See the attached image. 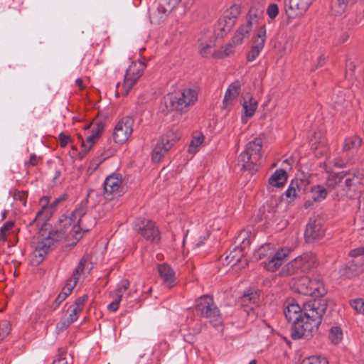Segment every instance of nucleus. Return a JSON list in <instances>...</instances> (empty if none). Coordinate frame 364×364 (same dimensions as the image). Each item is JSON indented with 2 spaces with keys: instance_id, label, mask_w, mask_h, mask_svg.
<instances>
[{
  "instance_id": "nucleus-1",
  "label": "nucleus",
  "mask_w": 364,
  "mask_h": 364,
  "mask_svg": "<svg viewBox=\"0 0 364 364\" xmlns=\"http://www.w3.org/2000/svg\"><path fill=\"white\" fill-rule=\"evenodd\" d=\"M328 302L323 298L311 299L303 304L291 303L284 314L289 321H292L291 336L294 340L310 339L317 333L322 317L327 310Z\"/></svg>"
},
{
  "instance_id": "nucleus-2",
  "label": "nucleus",
  "mask_w": 364,
  "mask_h": 364,
  "mask_svg": "<svg viewBox=\"0 0 364 364\" xmlns=\"http://www.w3.org/2000/svg\"><path fill=\"white\" fill-rule=\"evenodd\" d=\"M198 93L196 90L186 88L181 93L168 94L161 102L162 112L177 111L186 112L188 107L193 105L197 100Z\"/></svg>"
},
{
  "instance_id": "nucleus-3",
  "label": "nucleus",
  "mask_w": 364,
  "mask_h": 364,
  "mask_svg": "<svg viewBox=\"0 0 364 364\" xmlns=\"http://www.w3.org/2000/svg\"><path fill=\"white\" fill-rule=\"evenodd\" d=\"M262 147V141L260 138H255L247 144L245 150L238 156L237 165L242 170L248 171L251 173L257 171Z\"/></svg>"
},
{
  "instance_id": "nucleus-4",
  "label": "nucleus",
  "mask_w": 364,
  "mask_h": 364,
  "mask_svg": "<svg viewBox=\"0 0 364 364\" xmlns=\"http://www.w3.org/2000/svg\"><path fill=\"white\" fill-rule=\"evenodd\" d=\"M288 253V250L275 251L272 244H264L254 252V258L257 260L267 258L269 260L264 262V267L269 272H275L283 264Z\"/></svg>"
},
{
  "instance_id": "nucleus-5",
  "label": "nucleus",
  "mask_w": 364,
  "mask_h": 364,
  "mask_svg": "<svg viewBox=\"0 0 364 364\" xmlns=\"http://www.w3.org/2000/svg\"><path fill=\"white\" fill-rule=\"evenodd\" d=\"M196 311L201 317L208 319L213 327H218L223 323L220 311L209 295H203L196 300Z\"/></svg>"
},
{
  "instance_id": "nucleus-6",
  "label": "nucleus",
  "mask_w": 364,
  "mask_h": 364,
  "mask_svg": "<svg viewBox=\"0 0 364 364\" xmlns=\"http://www.w3.org/2000/svg\"><path fill=\"white\" fill-rule=\"evenodd\" d=\"M316 262V258L314 255L311 253L303 254L284 266L280 274L283 277L294 274L299 276L314 268Z\"/></svg>"
},
{
  "instance_id": "nucleus-7",
  "label": "nucleus",
  "mask_w": 364,
  "mask_h": 364,
  "mask_svg": "<svg viewBox=\"0 0 364 364\" xmlns=\"http://www.w3.org/2000/svg\"><path fill=\"white\" fill-rule=\"evenodd\" d=\"M291 288L298 294L319 296L323 294V284L318 279H311L307 277H294L290 282Z\"/></svg>"
},
{
  "instance_id": "nucleus-8",
  "label": "nucleus",
  "mask_w": 364,
  "mask_h": 364,
  "mask_svg": "<svg viewBox=\"0 0 364 364\" xmlns=\"http://www.w3.org/2000/svg\"><path fill=\"white\" fill-rule=\"evenodd\" d=\"M176 139L177 136L173 131H168L163 135L154 148L152 152L153 161H160L173 146Z\"/></svg>"
},
{
  "instance_id": "nucleus-9",
  "label": "nucleus",
  "mask_w": 364,
  "mask_h": 364,
  "mask_svg": "<svg viewBox=\"0 0 364 364\" xmlns=\"http://www.w3.org/2000/svg\"><path fill=\"white\" fill-rule=\"evenodd\" d=\"M136 232L146 240L157 242L160 240V232L155 223L151 220L139 218L136 221Z\"/></svg>"
},
{
  "instance_id": "nucleus-10",
  "label": "nucleus",
  "mask_w": 364,
  "mask_h": 364,
  "mask_svg": "<svg viewBox=\"0 0 364 364\" xmlns=\"http://www.w3.org/2000/svg\"><path fill=\"white\" fill-rule=\"evenodd\" d=\"M134 119L127 116L123 117L115 126L113 132V139L115 143L125 142L132 133Z\"/></svg>"
},
{
  "instance_id": "nucleus-11",
  "label": "nucleus",
  "mask_w": 364,
  "mask_h": 364,
  "mask_svg": "<svg viewBox=\"0 0 364 364\" xmlns=\"http://www.w3.org/2000/svg\"><path fill=\"white\" fill-rule=\"evenodd\" d=\"M144 64L141 62L132 63L127 70L124 83V95H127L138 79L141 76L144 69Z\"/></svg>"
},
{
  "instance_id": "nucleus-12",
  "label": "nucleus",
  "mask_w": 364,
  "mask_h": 364,
  "mask_svg": "<svg viewBox=\"0 0 364 364\" xmlns=\"http://www.w3.org/2000/svg\"><path fill=\"white\" fill-rule=\"evenodd\" d=\"M247 232L242 231L237 237V241L240 243V246H235L234 249L225 257L228 263H232L235 265L237 262H240L243 256L242 252L247 246L250 245V240L247 238Z\"/></svg>"
},
{
  "instance_id": "nucleus-13",
  "label": "nucleus",
  "mask_w": 364,
  "mask_h": 364,
  "mask_svg": "<svg viewBox=\"0 0 364 364\" xmlns=\"http://www.w3.org/2000/svg\"><path fill=\"white\" fill-rule=\"evenodd\" d=\"M266 41L265 26H262L257 31V36L253 40L251 50L247 55V60L250 62L255 60L262 50Z\"/></svg>"
},
{
  "instance_id": "nucleus-14",
  "label": "nucleus",
  "mask_w": 364,
  "mask_h": 364,
  "mask_svg": "<svg viewBox=\"0 0 364 364\" xmlns=\"http://www.w3.org/2000/svg\"><path fill=\"white\" fill-rule=\"evenodd\" d=\"M345 173L343 172L329 174L326 184L329 191L335 190L334 194L340 198L347 195L346 190L343 188V181Z\"/></svg>"
},
{
  "instance_id": "nucleus-15",
  "label": "nucleus",
  "mask_w": 364,
  "mask_h": 364,
  "mask_svg": "<svg viewBox=\"0 0 364 364\" xmlns=\"http://www.w3.org/2000/svg\"><path fill=\"white\" fill-rule=\"evenodd\" d=\"M364 269V256L353 259L340 269V274L346 278H350L360 274Z\"/></svg>"
},
{
  "instance_id": "nucleus-16",
  "label": "nucleus",
  "mask_w": 364,
  "mask_h": 364,
  "mask_svg": "<svg viewBox=\"0 0 364 364\" xmlns=\"http://www.w3.org/2000/svg\"><path fill=\"white\" fill-rule=\"evenodd\" d=\"M323 235V230L321 227L320 219H311L306 225L304 236L308 242H313L320 239Z\"/></svg>"
},
{
  "instance_id": "nucleus-17",
  "label": "nucleus",
  "mask_w": 364,
  "mask_h": 364,
  "mask_svg": "<svg viewBox=\"0 0 364 364\" xmlns=\"http://www.w3.org/2000/svg\"><path fill=\"white\" fill-rule=\"evenodd\" d=\"M310 6L305 0H289L286 4V13L289 18L301 16Z\"/></svg>"
},
{
  "instance_id": "nucleus-18",
  "label": "nucleus",
  "mask_w": 364,
  "mask_h": 364,
  "mask_svg": "<svg viewBox=\"0 0 364 364\" xmlns=\"http://www.w3.org/2000/svg\"><path fill=\"white\" fill-rule=\"evenodd\" d=\"M242 109L244 116H242V121L246 123L247 119L252 117L257 108V101L249 93L245 94L242 97Z\"/></svg>"
},
{
  "instance_id": "nucleus-19",
  "label": "nucleus",
  "mask_w": 364,
  "mask_h": 364,
  "mask_svg": "<svg viewBox=\"0 0 364 364\" xmlns=\"http://www.w3.org/2000/svg\"><path fill=\"white\" fill-rule=\"evenodd\" d=\"M53 245L52 241L47 237L38 241L33 251V256L38 263L44 259L45 256L51 250Z\"/></svg>"
},
{
  "instance_id": "nucleus-20",
  "label": "nucleus",
  "mask_w": 364,
  "mask_h": 364,
  "mask_svg": "<svg viewBox=\"0 0 364 364\" xmlns=\"http://www.w3.org/2000/svg\"><path fill=\"white\" fill-rule=\"evenodd\" d=\"M121 185V177L117 174L110 175L106 178L104 182V193L107 196L118 193Z\"/></svg>"
},
{
  "instance_id": "nucleus-21",
  "label": "nucleus",
  "mask_w": 364,
  "mask_h": 364,
  "mask_svg": "<svg viewBox=\"0 0 364 364\" xmlns=\"http://www.w3.org/2000/svg\"><path fill=\"white\" fill-rule=\"evenodd\" d=\"M252 21L250 19L237 28L232 38V43L235 46L242 44L243 40L249 37L252 29Z\"/></svg>"
},
{
  "instance_id": "nucleus-22",
  "label": "nucleus",
  "mask_w": 364,
  "mask_h": 364,
  "mask_svg": "<svg viewBox=\"0 0 364 364\" xmlns=\"http://www.w3.org/2000/svg\"><path fill=\"white\" fill-rule=\"evenodd\" d=\"M158 271L164 282L168 287L173 285L175 282V274L172 268L166 264L158 265Z\"/></svg>"
},
{
  "instance_id": "nucleus-23",
  "label": "nucleus",
  "mask_w": 364,
  "mask_h": 364,
  "mask_svg": "<svg viewBox=\"0 0 364 364\" xmlns=\"http://www.w3.org/2000/svg\"><path fill=\"white\" fill-rule=\"evenodd\" d=\"M235 23V17H230L228 14H224L221 18H219L216 26V30L221 32L222 33L220 34L218 33L217 36H223V33H228L230 31Z\"/></svg>"
},
{
  "instance_id": "nucleus-24",
  "label": "nucleus",
  "mask_w": 364,
  "mask_h": 364,
  "mask_svg": "<svg viewBox=\"0 0 364 364\" xmlns=\"http://www.w3.org/2000/svg\"><path fill=\"white\" fill-rule=\"evenodd\" d=\"M287 180V173L283 169L276 170L269 178V184L271 186L281 188L284 186Z\"/></svg>"
},
{
  "instance_id": "nucleus-25",
  "label": "nucleus",
  "mask_w": 364,
  "mask_h": 364,
  "mask_svg": "<svg viewBox=\"0 0 364 364\" xmlns=\"http://www.w3.org/2000/svg\"><path fill=\"white\" fill-rule=\"evenodd\" d=\"M259 301V292L257 290L249 289L241 297V303L243 306H257Z\"/></svg>"
},
{
  "instance_id": "nucleus-26",
  "label": "nucleus",
  "mask_w": 364,
  "mask_h": 364,
  "mask_svg": "<svg viewBox=\"0 0 364 364\" xmlns=\"http://www.w3.org/2000/svg\"><path fill=\"white\" fill-rule=\"evenodd\" d=\"M240 90L241 84L239 80H235L231 83L225 92L223 103L228 104L229 102L237 98L240 92Z\"/></svg>"
},
{
  "instance_id": "nucleus-27",
  "label": "nucleus",
  "mask_w": 364,
  "mask_h": 364,
  "mask_svg": "<svg viewBox=\"0 0 364 364\" xmlns=\"http://www.w3.org/2000/svg\"><path fill=\"white\" fill-rule=\"evenodd\" d=\"M264 3L263 0H259L255 1L249 10L247 20H252V24L257 22V18L260 17V16L264 12Z\"/></svg>"
},
{
  "instance_id": "nucleus-28",
  "label": "nucleus",
  "mask_w": 364,
  "mask_h": 364,
  "mask_svg": "<svg viewBox=\"0 0 364 364\" xmlns=\"http://www.w3.org/2000/svg\"><path fill=\"white\" fill-rule=\"evenodd\" d=\"M343 181V188L348 193V191L351 189L355 190L358 184H362L361 178L359 175H351L350 173H345Z\"/></svg>"
},
{
  "instance_id": "nucleus-29",
  "label": "nucleus",
  "mask_w": 364,
  "mask_h": 364,
  "mask_svg": "<svg viewBox=\"0 0 364 364\" xmlns=\"http://www.w3.org/2000/svg\"><path fill=\"white\" fill-rule=\"evenodd\" d=\"M328 191L321 186L312 187L311 189V198L314 202H321L326 198Z\"/></svg>"
},
{
  "instance_id": "nucleus-30",
  "label": "nucleus",
  "mask_w": 364,
  "mask_h": 364,
  "mask_svg": "<svg viewBox=\"0 0 364 364\" xmlns=\"http://www.w3.org/2000/svg\"><path fill=\"white\" fill-rule=\"evenodd\" d=\"M75 287V282H72V281H67L66 284L62 289L61 292L55 299V302L57 304V305H59L71 294Z\"/></svg>"
},
{
  "instance_id": "nucleus-31",
  "label": "nucleus",
  "mask_w": 364,
  "mask_h": 364,
  "mask_svg": "<svg viewBox=\"0 0 364 364\" xmlns=\"http://www.w3.org/2000/svg\"><path fill=\"white\" fill-rule=\"evenodd\" d=\"M100 135L92 132V134L87 137L86 141L82 142V150L80 152L81 157H83L96 142Z\"/></svg>"
},
{
  "instance_id": "nucleus-32",
  "label": "nucleus",
  "mask_w": 364,
  "mask_h": 364,
  "mask_svg": "<svg viewBox=\"0 0 364 364\" xmlns=\"http://www.w3.org/2000/svg\"><path fill=\"white\" fill-rule=\"evenodd\" d=\"M355 0H336L332 5V11L337 15L343 14L349 4H353Z\"/></svg>"
},
{
  "instance_id": "nucleus-33",
  "label": "nucleus",
  "mask_w": 364,
  "mask_h": 364,
  "mask_svg": "<svg viewBox=\"0 0 364 364\" xmlns=\"http://www.w3.org/2000/svg\"><path fill=\"white\" fill-rule=\"evenodd\" d=\"M299 183L302 184L301 181H292L289 186L288 189L285 191L284 194L287 198H289L290 200H294L298 196V193L301 191L299 188Z\"/></svg>"
},
{
  "instance_id": "nucleus-34",
  "label": "nucleus",
  "mask_w": 364,
  "mask_h": 364,
  "mask_svg": "<svg viewBox=\"0 0 364 364\" xmlns=\"http://www.w3.org/2000/svg\"><path fill=\"white\" fill-rule=\"evenodd\" d=\"M168 15V14L166 13V11L163 9H161L160 6H158L157 9L150 14L151 22L155 24H159L166 18Z\"/></svg>"
},
{
  "instance_id": "nucleus-35",
  "label": "nucleus",
  "mask_w": 364,
  "mask_h": 364,
  "mask_svg": "<svg viewBox=\"0 0 364 364\" xmlns=\"http://www.w3.org/2000/svg\"><path fill=\"white\" fill-rule=\"evenodd\" d=\"M362 144V140L360 137L354 136L346 139L343 144V150L349 151L359 147Z\"/></svg>"
},
{
  "instance_id": "nucleus-36",
  "label": "nucleus",
  "mask_w": 364,
  "mask_h": 364,
  "mask_svg": "<svg viewBox=\"0 0 364 364\" xmlns=\"http://www.w3.org/2000/svg\"><path fill=\"white\" fill-rule=\"evenodd\" d=\"M86 259L85 257H82L79 264H77V267L74 270L72 277L68 280V281H72V282H75V285L76 286L77 282L80 278V276L84 271L85 264L86 263Z\"/></svg>"
},
{
  "instance_id": "nucleus-37",
  "label": "nucleus",
  "mask_w": 364,
  "mask_h": 364,
  "mask_svg": "<svg viewBox=\"0 0 364 364\" xmlns=\"http://www.w3.org/2000/svg\"><path fill=\"white\" fill-rule=\"evenodd\" d=\"M328 338L333 343L338 344L343 338V332L341 328L332 327L330 329Z\"/></svg>"
},
{
  "instance_id": "nucleus-38",
  "label": "nucleus",
  "mask_w": 364,
  "mask_h": 364,
  "mask_svg": "<svg viewBox=\"0 0 364 364\" xmlns=\"http://www.w3.org/2000/svg\"><path fill=\"white\" fill-rule=\"evenodd\" d=\"M301 364H328L327 359L321 355H311L304 358Z\"/></svg>"
},
{
  "instance_id": "nucleus-39",
  "label": "nucleus",
  "mask_w": 364,
  "mask_h": 364,
  "mask_svg": "<svg viewBox=\"0 0 364 364\" xmlns=\"http://www.w3.org/2000/svg\"><path fill=\"white\" fill-rule=\"evenodd\" d=\"M181 0H161L159 6L168 14L178 4Z\"/></svg>"
},
{
  "instance_id": "nucleus-40",
  "label": "nucleus",
  "mask_w": 364,
  "mask_h": 364,
  "mask_svg": "<svg viewBox=\"0 0 364 364\" xmlns=\"http://www.w3.org/2000/svg\"><path fill=\"white\" fill-rule=\"evenodd\" d=\"M65 230L61 228L55 231H50L47 237L50 239L53 245H54L55 242L61 240L65 237Z\"/></svg>"
},
{
  "instance_id": "nucleus-41",
  "label": "nucleus",
  "mask_w": 364,
  "mask_h": 364,
  "mask_svg": "<svg viewBox=\"0 0 364 364\" xmlns=\"http://www.w3.org/2000/svg\"><path fill=\"white\" fill-rule=\"evenodd\" d=\"M129 287V282L127 279L122 280L117 287L114 291V296H119L122 299L123 294L128 289Z\"/></svg>"
},
{
  "instance_id": "nucleus-42",
  "label": "nucleus",
  "mask_w": 364,
  "mask_h": 364,
  "mask_svg": "<svg viewBox=\"0 0 364 364\" xmlns=\"http://www.w3.org/2000/svg\"><path fill=\"white\" fill-rule=\"evenodd\" d=\"M233 53V46L232 43H228L223 47L217 53H214V57L218 58H223L226 56H228L231 53Z\"/></svg>"
},
{
  "instance_id": "nucleus-43",
  "label": "nucleus",
  "mask_w": 364,
  "mask_h": 364,
  "mask_svg": "<svg viewBox=\"0 0 364 364\" xmlns=\"http://www.w3.org/2000/svg\"><path fill=\"white\" fill-rule=\"evenodd\" d=\"M204 137L203 134H198L194 136L190 144L188 151L193 153L196 151L197 148L203 142Z\"/></svg>"
},
{
  "instance_id": "nucleus-44",
  "label": "nucleus",
  "mask_w": 364,
  "mask_h": 364,
  "mask_svg": "<svg viewBox=\"0 0 364 364\" xmlns=\"http://www.w3.org/2000/svg\"><path fill=\"white\" fill-rule=\"evenodd\" d=\"M11 326L7 321L0 322V342L3 341L10 333Z\"/></svg>"
},
{
  "instance_id": "nucleus-45",
  "label": "nucleus",
  "mask_w": 364,
  "mask_h": 364,
  "mask_svg": "<svg viewBox=\"0 0 364 364\" xmlns=\"http://www.w3.org/2000/svg\"><path fill=\"white\" fill-rule=\"evenodd\" d=\"M87 199L85 200V202H82L74 210V215L79 216V220H77L78 224L81 223L82 217L84 216L87 212Z\"/></svg>"
},
{
  "instance_id": "nucleus-46",
  "label": "nucleus",
  "mask_w": 364,
  "mask_h": 364,
  "mask_svg": "<svg viewBox=\"0 0 364 364\" xmlns=\"http://www.w3.org/2000/svg\"><path fill=\"white\" fill-rule=\"evenodd\" d=\"M350 306L357 313L364 314V300L354 299L350 301Z\"/></svg>"
},
{
  "instance_id": "nucleus-47",
  "label": "nucleus",
  "mask_w": 364,
  "mask_h": 364,
  "mask_svg": "<svg viewBox=\"0 0 364 364\" xmlns=\"http://www.w3.org/2000/svg\"><path fill=\"white\" fill-rule=\"evenodd\" d=\"M199 48L200 54L203 57H207L210 53V48H212V45L210 43L200 41Z\"/></svg>"
},
{
  "instance_id": "nucleus-48",
  "label": "nucleus",
  "mask_w": 364,
  "mask_h": 364,
  "mask_svg": "<svg viewBox=\"0 0 364 364\" xmlns=\"http://www.w3.org/2000/svg\"><path fill=\"white\" fill-rule=\"evenodd\" d=\"M68 312L69 313L68 318L70 320V321L74 322L77 319L78 316L82 312V311L71 305L68 308Z\"/></svg>"
},
{
  "instance_id": "nucleus-49",
  "label": "nucleus",
  "mask_w": 364,
  "mask_h": 364,
  "mask_svg": "<svg viewBox=\"0 0 364 364\" xmlns=\"http://www.w3.org/2000/svg\"><path fill=\"white\" fill-rule=\"evenodd\" d=\"M14 225V223L12 221H7L1 228H0V236L3 240H6V237L9 231L13 228Z\"/></svg>"
},
{
  "instance_id": "nucleus-50",
  "label": "nucleus",
  "mask_w": 364,
  "mask_h": 364,
  "mask_svg": "<svg viewBox=\"0 0 364 364\" xmlns=\"http://www.w3.org/2000/svg\"><path fill=\"white\" fill-rule=\"evenodd\" d=\"M267 14L269 18L274 19L279 14V8L276 4H271L267 9Z\"/></svg>"
},
{
  "instance_id": "nucleus-51",
  "label": "nucleus",
  "mask_w": 364,
  "mask_h": 364,
  "mask_svg": "<svg viewBox=\"0 0 364 364\" xmlns=\"http://www.w3.org/2000/svg\"><path fill=\"white\" fill-rule=\"evenodd\" d=\"M53 364H69L66 353L62 349H60L58 358L53 361Z\"/></svg>"
},
{
  "instance_id": "nucleus-52",
  "label": "nucleus",
  "mask_w": 364,
  "mask_h": 364,
  "mask_svg": "<svg viewBox=\"0 0 364 364\" xmlns=\"http://www.w3.org/2000/svg\"><path fill=\"white\" fill-rule=\"evenodd\" d=\"M87 299H88V296L87 294H84V295L77 298L73 306L76 307L77 309H79L81 311H82L85 304L87 301Z\"/></svg>"
},
{
  "instance_id": "nucleus-53",
  "label": "nucleus",
  "mask_w": 364,
  "mask_h": 364,
  "mask_svg": "<svg viewBox=\"0 0 364 364\" xmlns=\"http://www.w3.org/2000/svg\"><path fill=\"white\" fill-rule=\"evenodd\" d=\"M85 231V232H87L89 230L88 228L87 229H83L81 226H80V223H77V224H75L73 225V228L72 229V232H73V235L76 238V239H80L81 237V232L82 231Z\"/></svg>"
},
{
  "instance_id": "nucleus-54",
  "label": "nucleus",
  "mask_w": 364,
  "mask_h": 364,
  "mask_svg": "<svg viewBox=\"0 0 364 364\" xmlns=\"http://www.w3.org/2000/svg\"><path fill=\"white\" fill-rule=\"evenodd\" d=\"M92 132L97 133V134L100 135L104 129L105 124L102 119H97L95 122L92 123Z\"/></svg>"
},
{
  "instance_id": "nucleus-55",
  "label": "nucleus",
  "mask_w": 364,
  "mask_h": 364,
  "mask_svg": "<svg viewBox=\"0 0 364 364\" xmlns=\"http://www.w3.org/2000/svg\"><path fill=\"white\" fill-rule=\"evenodd\" d=\"M73 323V322L70 321V320L68 318H61L60 322L57 324V328L60 331H63Z\"/></svg>"
},
{
  "instance_id": "nucleus-56",
  "label": "nucleus",
  "mask_w": 364,
  "mask_h": 364,
  "mask_svg": "<svg viewBox=\"0 0 364 364\" xmlns=\"http://www.w3.org/2000/svg\"><path fill=\"white\" fill-rule=\"evenodd\" d=\"M349 256L353 259L361 258L364 257V247H358L351 250L349 252Z\"/></svg>"
},
{
  "instance_id": "nucleus-57",
  "label": "nucleus",
  "mask_w": 364,
  "mask_h": 364,
  "mask_svg": "<svg viewBox=\"0 0 364 364\" xmlns=\"http://www.w3.org/2000/svg\"><path fill=\"white\" fill-rule=\"evenodd\" d=\"M121 299H120L119 296H114L113 301L111 302L107 306L108 310H109L110 311H116L119 308Z\"/></svg>"
},
{
  "instance_id": "nucleus-58",
  "label": "nucleus",
  "mask_w": 364,
  "mask_h": 364,
  "mask_svg": "<svg viewBox=\"0 0 364 364\" xmlns=\"http://www.w3.org/2000/svg\"><path fill=\"white\" fill-rule=\"evenodd\" d=\"M58 140L60 141V145L62 147H65L68 144L70 141L71 139L69 136L65 135L64 133H60L58 136Z\"/></svg>"
},
{
  "instance_id": "nucleus-59",
  "label": "nucleus",
  "mask_w": 364,
  "mask_h": 364,
  "mask_svg": "<svg viewBox=\"0 0 364 364\" xmlns=\"http://www.w3.org/2000/svg\"><path fill=\"white\" fill-rule=\"evenodd\" d=\"M240 14L239 7L237 6H233L230 8V11H228L225 14H228L230 17H235V21H236V18Z\"/></svg>"
},
{
  "instance_id": "nucleus-60",
  "label": "nucleus",
  "mask_w": 364,
  "mask_h": 364,
  "mask_svg": "<svg viewBox=\"0 0 364 364\" xmlns=\"http://www.w3.org/2000/svg\"><path fill=\"white\" fill-rule=\"evenodd\" d=\"M331 163H333L335 166L338 168H343L346 166V161L340 158L333 159Z\"/></svg>"
},
{
  "instance_id": "nucleus-61",
  "label": "nucleus",
  "mask_w": 364,
  "mask_h": 364,
  "mask_svg": "<svg viewBox=\"0 0 364 364\" xmlns=\"http://www.w3.org/2000/svg\"><path fill=\"white\" fill-rule=\"evenodd\" d=\"M38 162V158L35 154H31L30 157V160L28 162L25 163L26 166H36Z\"/></svg>"
},
{
  "instance_id": "nucleus-62",
  "label": "nucleus",
  "mask_w": 364,
  "mask_h": 364,
  "mask_svg": "<svg viewBox=\"0 0 364 364\" xmlns=\"http://www.w3.org/2000/svg\"><path fill=\"white\" fill-rule=\"evenodd\" d=\"M77 220H79V216L74 215V211L71 213V215L69 218V224L70 225L71 223H73L74 224H77Z\"/></svg>"
},
{
  "instance_id": "nucleus-63",
  "label": "nucleus",
  "mask_w": 364,
  "mask_h": 364,
  "mask_svg": "<svg viewBox=\"0 0 364 364\" xmlns=\"http://www.w3.org/2000/svg\"><path fill=\"white\" fill-rule=\"evenodd\" d=\"M356 218H359L360 220H364V207L363 210H359L356 214Z\"/></svg>"
},
{
  "instance_id": "nucleus-64",
  "label": "nucleus",
  "mask_w": 364,
  "mask_h": 364,
  "mask_svg": "<svg viewBox=\"0 0 364 364\" xmlns=\"http://www.w3.org/2000/svg\"><path fill=\"white\" fill-rule=\"evenodd\" d=\"M325 62V58L323 55H320L317 59L316 67L321 66Z\"/></svg>"
}]
</instances>
